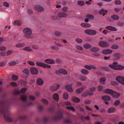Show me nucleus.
I'll list each match as a JSON object with an SVG mask.
<instances>
[{
    "mask_svg": "<svg viewBox=\"0 0 124 124\" xmlns=\"http://www.w3.org/2000/svg\"><path fill=\"white\" fill-rule=\"evenodd\" d=\"M8 106V104L6 101H4L0 102V113L4 115V118L6 121L10 122L12 121L13 119L6 116L7 115V113L8 114L7 109Z\"/></svg>",
    "mask_w": 124,
    "mask_h": 124,
    "instance_id": "obj_1",
    "label": "nucleus"
},
{
    "mask_svg": "<svg viewBox=\"0 0 124 124\" xmlns=\"http://www.w3.org/2000/svg\"><path fill=\"white\" fill-rule=\"evenodd\" d=\"M23 31L24 34V37L26 38H32V37H31L32 31L30 28H26L23 29Z\"/></svg>",
    "mask_w": 124,
    "mask_h": 124,
    "instance_id": "obj_2",
    "label": "nucleus"
},
{
    "mask_svg": "<svg viewBox=\"0 0 124 124\" xmlns=\"http://www.w3.org/2000/svg\"><path fill=\"white\" fill-rule=\"evenodd\" d=\"M63 117L62 113V111L59 112L56 115L54 116L52 118L53 120L54 121L60 120Z\"/></svg>",
    "mask_w": 124,
    "mask_h": 124,
    "instance_id": "obj_3",
    "label": "nucleus"
},
{
    "mask_svg": "<svg viewBox=\"0 0 124 124\" xmlns=\"http://www.w3.org/2000/svg\"><path fill=\"white\" fill-rule=\"evenodd\" d=\"M99 45L102 47H108L109 45V44L107 42L101 41L99 42Z\"/></svg>",
    "mask_w": 124,
    "mask_h": 124,
    "instance_id": "obj_4",
    "label": "nucleus"
},
{
    "mask_svg": "<svg viewBox=\"0 0 124 124\" xmlns=\"http://www.w3.org/2000/svg\"><path fill=\"white\" fill-rule=\"evenodd\" d=\"M36 64L37 65L39 66L44 68H51V66L48 64H45L41 62H37Z\"/></svg>",
    "mask_w": 124,
    "mask_h": 124,
    "instance_id": "obj_5",
    "label": "nucleus"
},
{
    "mask_svg": "<svg viewBox=\"0 0 124 124\" xmlns=\"http://www.w3.org/2000/svg\"><path fill=\"white\" fill-rule=\"evenodd\" d=\"M34 9L35 10L39 12L44 11V8L42 7L39 5H36L34 6Z\"/></svg>",
    "mask_w": 124,
    "mask_h": 124,
    "instance_id": "obj_6",
    "label": "nucleus"
},
{
    "mask_svg": "<svg viewBox=\"0 0 124 124\" xmlns=\"http://www.w3.org/2000/svg\"><path fill=\"white\" fill-rule=\"evenodd\" d=\"M30 71L31 74L37 75L38 74L39 71L38 69L34 67H32L30 68Z\"/></svg>",
    "mask_w": 124,
    "mask_h": 124,
    "instance_id": "obj_7",
    "label": "nucleus"
},
{
    "mask_svg": "<svg viewBox=\"0 0 124 124\" xmlns=\"http://www.w3.org/2000/svg\"><path fill=\"white\" fill-rule=\"evenodd\" d=\"M116 79L118 82L124 85V77L118 76L116 78Z\"/></svg>",
    "mask_w": 124,
    "mask_h": 124,
    "instance_id": "obj_8",
    "label": "nucleus"
},
{
    "mask_svg": "<svg viewBox=\"0 0 124 124\" xmlns=\"http://www.w3.org/2000/svg\"><path fill=\"white\" fill-rule=\"evenodd\" d=\"M60 85L58 84H55L51 86L50 87V90L52 91H54L58 89Z\"/></svg>",
    "mask_w": 124,
    "mask_h": 124,
    "instance_id": "obj_9",
    "label": "nucleus"
},
{
    "mask_svg": "<svg viewBox=\"0 0 124 124\" xmlns=\"http://www.w3.org/2000/svg\"><path fill=\"white\" fill-rule=\"evenodd\" d=\"M93 93H92L89 92L87 91L83 92L81 95V96L83 97H85L87 95L91 96L93 95Z\"/></svg>",
    "mask_w": 124,
    "mask_h": 124,
    "instance_id": "obj_10",
    "label": "nucleus"
},
{
    "mask_svg": "<svg viewBox=\"0 0 124 124\" xmlns=\"http://www.w3.org/2000/svg\"><path fill=\"white\" fill-rule=\"evenodd\" d=\"M112 50L109 49H104L102 50V53L104 54H107L112 53Z\"/></svg>",
    "mask_w": 124,
    "mask_h": 124,
    "instance_id": "obj_11",
    "label": "nucleus"
},
{
    "mask_svg": "<svg viewBox=\"0 0 124 124\" xmlns=\"http://www.w3.org/2000/svg\"><path fill=\"white\" fill-rule=\"evenodd\" d=\"M66 90L70 92H72L73 90L72 88V86L71 85H67L65 86Z\"/></svg>",
    "mask_w": 124,
    "mask_h": 124,
    "instance_id": "obj_12",
    "label": "nucleus"
},
{
    "mask_svg": "<svg viewBox=\"0 0 124 124\" xmlns=\"http://www.w3.org/2000/svg\"><path fill=\"white\" fill-rule=\"evenodd\" d=\"M111 95L114 98H117L120 96V94L119 93L113 91V92L112 93Z\"/></svg>",
    "mask_w": 124,
    "mask_h": 124,
    "instance_id": "obj_13",
    "label": "nucleus"
},
{
    "mask_svg": "<svg viewBox=\"0 0 124 124\" xmlns=\"http://www.w3.org/2000/svg\"><path fill=\"white\" fill-rule=\"evenodd\" d=\"M105 28L107 29L113 31H115L117 30V29L115 27L110 26L106 27Z\"/></svg>",
    "mask_w": 124,
    "mask_h": 124,
    "instance_id": "obj_14",
    "label": "nucleus"
},
{
    "mask_svg": "<svg viewBox=\"0 0 124 124\" xmlns=\"http://www.w3.org/2000/svg\"><path fill=\"white\" fill-rule=\"evenodd\" d=\"M102 99L103 100L109 101L111 100V97L105 95L101 96Z\"/></svg>",
    "mask_w": 124,
    "mask_h": 124,
    "instance_id": "obj_15",
    "label": "nucleus"
},
{
    "mask_svg": "<svg viewBox=\"0 0 124 124\" xmlns=\"http://www.w3.org/2000/svg\"><path fill=\"white\" fill-rule=\"evenodd\" d=\"M86 88V87L85 86L78 89L76 90V93L78 94L81 93Z\"/></svg>",
    "mask_w": 124,
    "mask_h": 124,
    "instance_id": "obj_16",
    "label": "nucleus"
},
{
    "mask_svg": "<svg viewBox=\"0 0 124 124\" xmlns=\"http://www.w3.org/2000/svg\"><path fill=\"white\" fill-rule=\"evenodd\" d=\"M44 62L49 64H54L55 63L54 60L52 59H48L45 60Z\"/></svg>",
    "mask_w": 124,
    "mask_h": 124,
    "instance_id": "obj_17",
    "label": "nucleus"
},
{
    "mask_svg": "<svg viewBox=\"0 0 124 124\" xmlns=\"http://www.w3.org/2000/svg\"><path fill=\"white\" fill-rule=\"evenodd\" d=\"M58 17H65L67 16V14L63 12H59L58 14Z\"/></svg>",
    "mask_w": 124,
    "mask_h": 124,
    "instance_id": "obj_18",
    "label": "nucleus"
},
{
    "mask_svg": "<svg viewBox=\"0 0 124 124\" xmlns=\"http://www.w3.org/2000/svg\"><path fill=\"white\" fill-rule=\"evenodd\" d=\"M37 83L38 85H42L44 83V81L41 78H38L37 80Z\"/></svg>",
    "mask_w": 124,
    "mask_h": 124,
    "instance_id": "obj_19",
    "label": "nucleus"
},
{
    "mask_svg": "<svg viewBox=\"0 0 124 124\" xmlns=\"http://www.w3.org/2000/svg\"><path fill=\"white\" fill-rule=\"evenodd\" d=\"M100 50L99 48L97 47H93L91 48L90 50V51L96 52H98Z\"/></svg>",
    "mask_w": 124,
    "mask_h": 124,
    "instance_id": "obj_20",
    "label": "nucleus"
},
{
    "mask_svg": "<svg viewBox=\"0 0 124 124\" xmlns=\"http://www.w3.org/2000/svg\"><path fill=\"white\" fill-rule=\"evenodd\" d=\"M111 18L113 20H117L119 19V17L116 14L112 15L111 16Z\"/></svg>",
    "mask_w": 124,
    "mask_h": 124,
    "instance_id": "obj_21",
    "label": "nucleus"
},
{
    "mask_svg": "<svg viewBox=\"0 0 124 124\" xmlns=\"http://www.w3.org/2000/svg\"><path fill=\"white\" fill-rule=\"evenodd\" d=\"M116 108L114 107L109 108L107 111L109 113H112L115 111Z\"/></svg>",
    "mask_w": 124,
    "mask_h": 124,
    "instance_id": "obj_22",
    "label": "nucleus"
},
{
    "mask_svg": "<svg viewBox=\"0 0 124 124\" xmlns=\"http://www.w3.org/2000/svg\"><path fill=\"white\" fill-rule=\"evenodd\" d=\"M113 90L108 89H105L104 90V93L108 94H110L111 95L112 93L113 92Z\"/></svg>",
    "mask_w": 124,
    "mask_h": 124,
    "instance_id": "obj_23",
    "label": "nucleus"
},
{
    "mask_svg": "<svg viewBox=\"0 0 124 124\" xmlns=\"http://www.w3.org/2000/svg\"><path fill=\"white\" fill-rule=\"evenodd\" d=\"M116 70H121L124 69V66L120 65H116Z\"/></svg>",
    "mask_w": 124,
    "mask_h": 124,
    "instance_id": "obj_24",
    "label": "nucleus"
},
{
    "mask_svg": "<svg viewBox=\"0 0 124 124\" xmlns=\"http://www.w3.org/2000/svg\"><path fill=\"white\" fill-rule=\"evenodd\" d=\"M23 49L29 52H33V50L29 46H26Z\"/></svg>",
    "mask_w": 124,
    "mask_h": 124,
    "instance_id": "obj_25",
    "label": "nucleus"
},
{
    "mask_svg": "<svg viewBox=\"0 0 124 124\" xmlns=\"http://www.w3.org/2000/svg\"><path fill=\"white\" fill-rule=\"evenodd\" d=\"M72 100L74 102L76 103H78L80 101V100L79 98L75 97H72Z\"/></svg>",
    "mask_w": 124,
    "mask_h": 124,
    "instance_id": "obj_26",
    "label": "nucleus"
},
{
    "mask_svg": "<svg viewBox=\"0 0 124 124\" xmlns=\"http://www.w3.org/2000/svg\"><path fill=\"white\" fill-rule=\"evenodd\" d=\"M25 45V43H23L17 44L15 46L17 47H21L24 46Z\"/></svg>",
    "mask_w": 124,
    "mask_h": 124,
    "instance_id": "obj_27",
    "label": "nucleus"
},
{
    "mask_svg": "<svg viewBox=\"0 0 124 124\" xmlns=\"http://www.w3.org/2000/svg\"><path fill=\"white\" fill-rule=\"evenodd\" d=\"M108 11L106 9H102L99 12V13L100 15H102L104 13H107Z\"/></svg>",
    "mask_w": 124,
    "mask_h": 124,
    "instance_id": "obj_28",
    "label": "nucleus"
},
{
    "mask_svg": "<svg viewBox=\"0 0 124 124\" xmlns=\"http://www.w3.org/2000/svg\"><path fill=\"white\" fill-rule=\"evenodd\" d=\"M81 72L82 74L85 75H87L89 73V71L84 69H82L81 70Z\"/></svg>",
    "mask_w": 124,
    "mask_h": 124,
    "instance_id": "obj_29",
    "label": "nucleus"
},
{
    "mask_svg": "<svg viewBox=\"0 0 124 124\" xmlns=\"http://www.w3.org/2000/svg\"><path fill=\"white\" fill-rule=\"evenodd\" d=\"M53 97L54 100L58 101L59 99V96L57 93H54L53 95Z\"/></svg>",
    "mask_w": 124,
    "mask_h": 124,
    "instance_id": "obj_30",
    "label": "nucleus"
},
{
    "mask_svg": "<svg viewBox=\"0 0 124 124\" xmlns=\"http://www.w3.org/2000/svg\"><path fill=\"white\" fill-rule=\"evenodd\" d=\"M83 46L86 49L91 48V46L90 44L87 43L84 44Z\"/></svg>",
    "mask_w": 124,
    "mask_h": 124,
    "instance_id": "obj_31",
    "label": "nucleus"
},
{
    "mask_svg": "<svg viewBox=\"0 0 124 124\" xmlns=\"http://www.w3.org/2000/svg\"><path fill=\"white\" fill-rule=\"evenodd\" d=\"M77 4L78 5L82 6L85 5V3L83 0H78L77 2Z\"/></svg>",
    "mask_w": 124,
    "mask_h": 124,
    "instance_id": "obj_32",
    "label": "nucleus"
},
{
    "mask_svg": "<svg viewBox=\"0 0 124 124\" xmlns=\"http://www.w3.org/2000/svg\"><path fill=\"white\" fill-rule=\"evenodd\" d=\"M86 16L90 20H93L94 19V16L92 15H87Z\"/></svg>",
    "mask_w": 124,
    "mask_h": 124,
    "instance_id": "obj_33",
    "label": "nucleus"
},
{
    "mask_svg": "<svg viewBox=\"0 0 124 124\" xmlns=\"http://www.w3.org/2000/svg\"><path fill=\"white\" fill-rule=\"evenodd\" d=\"M101 69L106 71H110V69L107 67H101Z\"/></svg>",
    "mask_w": 124,
    "mask_h": 124,
    "instance_id": "obj_34",
    "label": "nucleus"
},
{
    "mask_svg": "<svg viewBox=\"0 0 124 124\" xmlns=\"http://www.w3.org/2000/svg\"><path fill=\"white\" fill-rule=\"evenodd\" d=\"M79 79L81 81H85L87 79L86 77L84 76H80Z\"/></svg>",
    "mask_w": 124,
    "mask_h": 124,
    "instance_id": "obj_35",
    "label": "nucleus"
},
{
    "mask_svg": "<svg viewBox=\"0 0 124 124\" xmlns=\"http://www.w3.org/2000/svg\"><path fill=\"white\" fill-rule=\"evenodd\" d=\"M61 74H62L64 75H67V74L68 72L65 69H61Z\"/></svg>",
    "mask_w": 124,
    "mask_h": 124,
    "instance_id": "obj_36",
    "label": "nucleus"
},
{
    "mask_svg": "<svg viewBox=\"0 0 124 124\" xmlns=\"http://www.w3.org/2000/svg\"><path fill=\"white\" fill-rule=\"evenodd\" d=\"M114 56L116 57L117 59H119L120 58L121 55L119 54L118 53H116L114 54Z\"/></svg>",
    "mask_w": 124,
    "mask_h": 124,
    "instance_id": "obj_37",
    "label": "nucleus"
},
{
    "mask_svg": "<svg viewBox=\"0 0 124 124\" xmlns=\"http://www.w3.org/2000/svg\"><path fill=\"white\" fill-rule=\"evenodd\" d=\"M13 24L15 25L20 26L21 25V24L20 22L17 20L15 21L14 22Z\"/></svg>",
    "mask_w": 124,
    "mask_h": 124,
    "instance_id": "obj_38",
    "label": "nucleus"
},
{
    "mask_svg": "<svg viewBox=\"0 0 124 124\" xmlns=\"http://www.w3.org/2000/svg\"><path fill=\"white\" fill-rule=\"evenodd\" d=\"M96 33L97 32L95 30L92 29L91 30V32L90 35H94L96 34Z\"/></svg>",
    "mask_w": 124,
    "mask_h": 124,
    "instance_id": "obj_39",
    "label": "nucleus"
},
{
    "mask_svg": "<svg viewBox=\"0 0 124 124\" xmlns=\"http://www.w3.org/2000/svg\"><path fill=\"white\" fill-rule=\"evenodd\" d=\"M18 78V77L17 76L14 75H12L11 78L12 79V80L15 81L17 80Z\"/></svg>",
    "mask_w": 124,
    "mask_h": 124,
    "instance_id": "obj_40",
    "label": "nucleus"
},
{
    "mask_svg": "<svg viewBox=\"0 0 124 124\" xmlns=\"http://www.w3.org/2000/svg\"><path fill=\"white\" fill-rule=\"evenodd\" d=\"M23 72L26 74H28L29 73V70L28 69H25L23 70Z\"/></svg>",
    "mask_w": 124,
    "mask_h": 124,
    "instance_id": "obj_41",
    "label": "nucleus"
},
{
    "mask_svg": "<svg viewBox=\"0 0 124 124\" xmlns=\"http://www.w3.org/2000/svg\"><path fill=\"white\" fill-rule=\"evenodd\" d=\"M66 108L68 110H70L73 111H75V110L74 108L72 106H68L66 107Z\"/></svg>",
    "mask_w": 124,
    "mask_h": 124,
    "instance_id": "obj_42",
    "label": "nucleus"
},
{
    "mask_svg": "<svg viewBox=\"0 0 124 124\" xmlns=\"http://www.w3.org/2000/svg\"><path fill=\"white\" fill-rule=\"evenodd\" d=\"M111 68V69L115 70H116V65H114L113 64H110L108 65Z\"/></svg>",
    "mask_w": 124,
    "mask_h": 124,
    "instance_id": "obj_43",
    "label": "nucleus"
},
{
    "mask_svg": "<svg viewBox=\"0 0 124 124\" xmlns=\"http://www.w3.org/2000/svg\"><path fill=\"white\" fill-rule=\"evenodd\" d=\"M69 95L67 93H65L63 95V98L65 100H67L68 99Z\"/></svg>",
    "mask_w": 124,
    "mask_h": 124,
    "instance_id": "obj_44",
    "label": "nucleus"
},
{
    "mask_svg": "<svg viewBox=\"0 0 124 124\" xmlns=\"http://www.w3.org/2000/svg\"><path fill=\"white\" fill-rule=\"evenodd\" d=\"M7 63V62L6 61H4L2 62H1L0 63V67H3L5 66Z\"/></svg>",
    "mask_w": 124,
    "mask_h": 124,
    "instance_id": "obj_45",
    "label": "nucleus"
},
{
    "mask_svg": "<svg viewBox=\"0 0 124 124\" xmlns=\"http://www.w3.org/2000/svg\"><path fill=\"white\" fill-rule=\"evenodd\" d=\"M91 29H89L85 30V34L88 35H90L91 32Z\"/></svg>",
    "mask_w": 124,
    "mask_h": 124,
    "instance_id": "obj_46",
    "label": "nucleus"
},
{
    "mask_svg": "<svg viewBox=\"0 0 124 124\" xmlns=\"http://www.w3.org/2000/svg\"><path fill=\"white\" fill-rule=\"evenodd\" d=\"M41 101L44 104L46 105H47L48 104V101L44 99H42L41 100Z\"/></svg>",
    "mask_w": 124,
    "mask_h": 124,
    "instance_id": "obj_47",
    "label": "nucleus"
},
{
    "mask_svg": "<svg viewBox=\"0 0 124 124\" xmlns=\"http://www.w3.org/2000/svg\"><path fill=\"white\" fill-rule=\"evenodd\" d=\"M111 48L113 49H117L118 48V46L114 44L111 46Z\"/></svg>",
    "mask_w": 124,
    "mask_h": 124,
    "instance_id": "obj_48",
    "label": "nucleus"
},
{
    "mask_svg": "<svg viewBox=\"0 0 124 124\" xmlns=\"http://www.w3.org/2000/svg\"><path fill=\"white\" fill-rule=\"evenodd\" d=\"M27 90V89L26 88H22L21 89L20 91L21 93H24L26 92Z\"/></svg>",
    "mask_w": 124,
    "mask_h": 124,
    "instance_id": "obj_49",
    "label": "nucleus"
},
{
    "mask_svg": "<svg viewBox=\"0 0 124 124\" xmlns=\"http://www.w3.org/2000/svg\"><path fill=\"white\" fill-rule=\"evenodd\" d=\"M75 41L77 43H81L83 42V40L79 38L76 39Z\"/></svg>",
    "mask_w": 124,
    "mask_h": 124,
    "instance_id": "obj_50",
    "label": "nucleus"
},
{
    "mask_svg": "<svg viewBox=\"0 0 124 124\" xmlns=\"http://www.w3.org/2000/svg\"><path fill=\"white\" fill-rule=\"evenodd\" d=\"M75 47H76V48L77 49H78L79 50L82 51L83 50V48L81 46H78V45H76L75 46Z\"/></svg>",
    "mask_w": 124,
    "mask_h": 124,
    "instance_id": "obj_51",
    "label": "nucleus"
},
{
    "mask_svg": "<svg viewBox=\"0 0 124 124\" xmlns=\"http://www.w3.org/2000/svg\"><path fill=\"white\" fill-rule=\"evenodd\" d=\"M54 34L57 36H60L62 34V33L59 31H56L55 32Z\"/></svg>",
    "mask_w": 124,
    "mask_h": 124,
    "instance_id": "obj_52",
    "label": "nucleus"
},
{
    "mask_svg": "<svg viewBox=\"0 0 124 124\" xmlns=\"http://www.w3.org/2000/svg\"><path fill=\"white\" fill-rule=\"evenodd\" d=\"M120 103V102L119 100L116 101L114 103V105L115 106H117Z\"/></svg>",
    "mask_w": 124,
    "mask_h": 124,
    "instance_id": "obj_53",
    "label": "nucleus"
},
{
    "mask_svg": "<svg viewBox=\"0 0 124 124\" xmlns=\"http://www.w3.org/2000/svg\"><path fill=\"white\" fill-rule=\"evenodd\" d=\"M27 117L25 116H19V119L22 120H23L26 119Z\"/></svg>",
    "mask_w": 124,
    "mask_h": 124,
    "instance_id": "obj_54",
    "label": "nucleus"
},
{
    "mask_svg": "<svg viewBox=\"0 0 124 124\" xmlns=\"http://www.w3.org/2000/svg\"><path fill=\"white\" fill-rule=\"evenodd\" d=\"M10 84L11 86L14 87H16L17 85V83L15 82H11Z\"/></svg>",
    "mask_w": 124,
    "mask_h": 124,
    "instance_id": "obj_55",
    "label": "nucleus"
},
{
    "mask_svg": "<svg viewBox=\"0 0 124 124\" xmlns=\"http://www.w3.org/2000/svg\"><path fill=\"white\" fill-rule=\"evenodd\" d=\"M43 107L41 106H39L38 107V110L40 112L42 111L43 109Z\"/></svg>",
    "mask_w": 124,
    "mask_h": 124,
    "instance_id": "obj_56",
    "label": "nucleus"
},
{
    "mask_svg": "<svg viewBox=\"0 0 124 124\" xmlns=\"http://www.w3.org/2000/svg\"><path fill=\"white\" fill-rule=\"evenodd\" d=\"M31 46L33 49H37L39 48L37 46L35 45H32Z\"/></svg>",
    "mask_w": 124,
    "mask_h": 124,
    "instance_id": "obj_57",
    "label": "nucleus"
},
{
    "mask_svg": "<svg viewBox=\"0 0 124 124\" xmlns=\"http://www.w3.org/2000/svg\"><path fill=\"white\" fill-rule=\"evenodd\" d=\"M100 80L101 82H104L106 81V78L105 77L101 78H100Z\"/></svg>",
    "mask_w": 124,
    "mask_h": 124,
    "instance_id": "obj_58",
    "label": "nucleus"
},
{
    "mask_svg": "<svg viewBox=\"0 0 124 124\" xmlns=\"http://www.w3.org/2000/svg\"><path fill=\"white\" fill-rule=\"evenodd\" d=\"M43 119L44 121L46 122L49 120L50 118L46 116L44 117Z\"/></svg>",
    "mask_w": 124,
    "mask_h": 124,
    "instance_id": "obj_59",
    "label": "nucleus"
},
{
    "mask_svg": "<svg viewBox=\"0 0 124 124\" xmlns=\"http://www.w3.org/2000/svg\"><path fill=\"white\" fill-rule=\"evenodd\" d=\"M9 64L10 65H14L16 64V63L15 62L12 61L9 62Z\"/></svg>",
    "mask_w": 124,
    "mask_h": 124,
    "instance_id": "obj_60",
    "label": "nucleus"
},
{
    "mask_svg": "<svg viewBox=\"0 0 124 124\" xmlns=\"http://www.w3.org/2000/svg\"><path fill=\"white\" fill-rule=\"evenodd\" d=\"M21 99L23 101H25L26 100V97L24 95H23L21 97Z\"/></svg>",
    "mask_w": 124,
    "mask_h": 124,
    "instance_id": "obj_61",
    "label": "nucleus"
},
{
    "mask_svg": "<svg viewBox=\"0 0 124 124\" xmlns=\"http://www.w3.org/2000/svg\"><path fill=\"white\" fill-rule=\"evenodd\" d=\"M106 111V109L105 108H103L100 110V112L102 113H105Z\"/></svg>",
    "mask_w": 124,
    "mask_h": 124,
    "instance_id": "obj_62",
    "label": "nucleus"
},
{
    "mask_svg": "<svg viewBox=\"0 0 124 124\" xmlns=\"http://www.w3.org/2000/svg\"><path fill=\"white\" fill-rule=\"evenodd\" d=\"M13 52L12 51L9 50L7 52L6 56H9L11 54L13 53Z\"/></svg>",
    "mask_w": 124,
    "mask_h": 124,
    "instance_id": "obj_63",
    "label": "nucleus"
},
{
    "mask_svg": "<svg viewBox=\"0 0 124 124\" xmlns=\"http://www.w3.org/2000/svg\"><path fill=\"white\" fill-rule=\"evenodd\" d=\"M98 90L99 91H102L103 89V87L101 86H99L98 87Z\"/></svg>",
    "mask_w": 124,
    "mask_h": 124,
    "instance_id": "obj_64",
    "label": "nucleus"
}]
</instances>
